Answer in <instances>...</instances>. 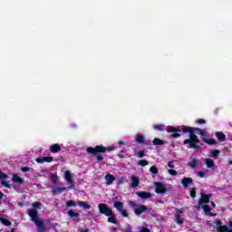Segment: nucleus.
<instances>
[{"mask_svg": "<svg viewBox=\"0 0 232 232\" xmlns=\"http://www.w3.org/2000/svg\"><path fill=\"white\" fill-rule=\"evenodd\" d=\"M0 222H2L4 226H12V222H10V220L4 218H0Z\"/></svg>", "mask_w": 232, "mask_h": 232, "instance_id": "cd10ccee", "label": "nucleus"}, {"mask_svg": "<svg viewBox=\"0 0 232 232\" xmlns=\"http://www.w3.org/2000/svg\"><path fill=\"white\" fill-rule=\"evenodd\" d=\"M215 113H218V111H215Z\"/></svg>", "mask_w": 232, "mask_h": 232, "instance_id": "bf43d9fd", "label": "nucleus"}, {"mask_svg": "<svg viewBox=\"0 0 232 232\" xmlns=\"http://www.w3.org/2000/svg\"><path fill=\"white\" fill-rule=\"evenodd\" d=\"M32 206L34 208V209H41L42 207L41 203L39 202H34Z\"/></svg>", "mask_w": 232, "mask_h": 232, "instance_id": "e433bc0d", "label": "nucleus"}, {"mask_svg": "<svg viewBox=\"0 0 232 232\" xmlns=\"http://www.w3.org/2000/svg\"><path fill=\"white\" fill-rule=\"evenodd\" d=\"M108 222H110L111 224H117V218L113 217V216H111L109 218H108Z\"/></svg>", "mask_w": 232, "mask_h": 232, "instance_id": "2f4dec72", "label": "nucleus"}, {"mask_svg": "<svg viewBox=\"0 0 232 232\" xmlns=\"http://www.w3.org/2000/svg\"><path fill=\"white\" fill-rule=\"evenodd\" d=\"M64 179L71 187H69L71 189H73V179L72 178V172L70 170H66L64 172Z\"/></svg>", "mask_w": 232, "mask_h": 232, "instance_id": "0eeeda50", "label": "nucleus"}, {"mask_svg": "<svg viewBox=\"0 0 232 232\" xmlns=\"http://www.w3.org/2000/svg\"><path fill=\"white\" fill-rule=\"evenodd\" d=\"M168 167H169L170 169H173V168H175V164L173 163V161H169V162H168Z\"/></svg>", "mask_w": 232, "mask_h": 232, "instance_id": "a19ab883", "label": "nucleus"}, {"mask_svg": "<svg viewBox=\"0 0 232 232\" xmlns=\"http://www.w3.org/2000/svg\"><path fill=\"white\" fill-rule=\"evenodd\" d=\"M198 177H200L201 179H204V177H206V172H204V171H199V172L198 173Z\"/></svg>", "mask_w": 232, "mask_h": 232, "instance_id": "c03bdc74", "label": "nucleus"}, {"mask_svg": "<svg viewBox=\"0 0 232 232\" xmlns=\"http://www.w3.org/2000/svg\"><path fill=\"white\" fill-rule=\"evenodd\" d=\"M197 122H198V124H206V121H204V120H202V119L198 120Z\"/></svg>", "mask_w": 232, "mask_h": 232, "instance_id": "49530a36", "label": "nucleus"}, {"mask_svg": "<svg viewBox=\"0 0 232 232\" xmlns=\"http://www.w3.org/2000/svg\"><path fill=\"white\" fill-rule=\"evenodd\" d=\"M152 142H153L154 146H160V145L164 144V142H162V140H160L159 138H155Z\"/></svg>", "mask_w": 232, "mask_h": 232, "instance_id": "bb28decb", "label": "nucleus"}, {"mask_svg": "<svg viewBox=\"0 0 232 232\" xmlns=\"http://www.w3.org/2000/svg\"><path fill=\"white\" fill-rule=\"evenodd\" d=\"M153 128H154V130H158L159 131H162L164 130V125H162V124L154 125Z\"/></svg>", "mask_w": 232, "mask_h": 232, "instance_id": "72a5a7b5", "label": "nucleus"}, {"mask_svg": "<svg viewBox=\"0 0 232 232\" xmlns=\"http://www.w3.org/2000/svg\"><path fill=\"white\" fill-rule=\"evenodd\" d=\"M203 142H206V144L214 145L217 144V140L215 139H208V138H202Z\"/></svg>", "mask_w": 232, "mask_h": 232, "instance_id": "5701e85b", "label": "nucleus"}, {"mask_svg": "<svg viewBox=\"0 0 232 232\" xmlns=\"http://www.w3.org/2000/svg\"><path fill=\"white\" fill-rule=\"evenodd\" d=\"M50 151H52V153H58V151H61V145L57 143L51 145Z\"/></svg>", "mask_w": 232, "mask_h": 232, "instance_id": "dca6fc26", "label": "nucleus"}, {"mask_svg": "<svg viewBox=\"0 0 232 232\" xmlns=\"http://www.w3.org/2000/svg\"><path fill=\"white\" fill-rule=\"evenodd\" d=\"M119 213H121V217L128 218V212L124 210V208L121 210Z\"/></svg>", "mask_w": 232, "mask_h": 232, "instance_id": "4c0bfd02", "label": "nucleus"}, {"mask_svg": "<svg viewBox=\"0 0 232 232\" xmlns=\"http://www.w3.org/2000/svg\"><path fill=\"white\" fill-rule=\"evenodd\" d=\"M66 206H68V208H72V206L73 208H75V206H77V204L73 200H69L66 202Z\"/></svg>", "mask_w": 232, "mask_h": 232, "instance_id": "473e14b6", "label": "nucleus"}, {"mask_svg": "<svg viewBox=\"0 0 232 232\" xmlns=\"http://www.w3.org/2000/svg\"><path fill=\"white\" fill-rule=\"evenodd\" d=\"M27 215H29L32 221L34 222L35 226L39 229V232H44V226L43 223V219L37 217V210L35 208L29 209L27 210Z\"/></svg>", "mask_w": 232, "mask_h": 232, "instance_id": "f03ea898", "label": "nucleus"}, {"mask_svg": "<svg viewBox=\"0 0 232 232\" xmlns=\"http://www.w3.org/2000/svg\"><path fill=\"white\" fill-rule=\"evenodd\" d=\"M11 232H15V228H12V229H11Z\"/></svg>", "mask_w": 232, "mask_h": 232, "instance_id": "6e6d98bb", "label": "nucleus"}, {"mask_svg": "<svg viewBox=\"0 0 232 232\" xmlns=\"http://www.w3.org/2000/svg\"><path fill=\"white\" fill-rule=\"evenodd\" d=\"M78 206H80V208H83V209H91L92 208V206L86 203V201H79Z\"/></svg>", "mask_w": 232, "mask_h": 232, "instance_id": "aec40b11", "label": "nucleus"}, {"mask_svg": "<svg viewBox=\"0 0 232 232\" xmlns=\"http://www.w3.org/2000/svg\"><path fill=\"white\" fill-rule=\"evenodd\" d=\"M150 173L157 175L159 173V169H157V167H155V166H152V167H150Z\"/></svg>", "mask_w": 232, "mask_h": 232, "instance_id": "7c9ffc66", "label": "nucleus"}, {"mask_svg": "<svg viewBox=\"0 0 232 232\" xmlns=\"http://www.w3.org/2000/svg\"><path fill=\"white\" fill-rule=\"evenodd\" d=\"M136 195H138V197H140V198H151V194L146 191H138L136 192Z\"/></svg>", "mask_w": 232, "mask_h": 232, "instance_id": "ddd939ff", "label": "nucleus"}, {"mask_svg": "<svg viewBox=\"0 0 232 232\" xmlns=\"http://www.w3.org/2000/svg\"><path fill=\"white\" fill-rule=\"evenodd\" d=\"M228 164H232V160H228Z\"/></svg>", "mask_w": 232, "mask_h": 232, "instance_id": "4d7b16f0", "label": "nucleus"}, {"mask_svg": "<svg viewBox=\"0 0 232 232\" xmlns=\"http://www.w3.org/2000/svg\"><path fill=\"white\" fill-rule=\"evenodd\" d=\"M104 160V158H103L102 156H98V157H97V160H100V161H101V160Z\"/></svg>", "mask_w": 232, "mask_h": 232, "instance_id": "09e8293b", "label": "nucleus"}, {"mask_svg": "<svg viewBox=\"0 0 232 232\" xmlns=\"http://www.w3.org/2000/svg\"><path fill=\"white\" fill-rule=\"evenodd\" d=\"M209 202V196L206 194L201 195V198L199 199V206L204 209L206 213H209L211 211V208L206 204Z\"/></svg>", "mask_w": 232, "mask_h": 232, "instance_id": "20e7f679", "label": "nucleus"}, {"mask_svg": "<svg viewBox=\"0 0 232 232\" xmlns=\"http://www.w3.org/2000/svg\"><path fill=\"white\" fill-rule=\"evenodd\" d=\"M98 208L100 213L102 215H105V217H111V215H113V210H111V208H110L106 204H99Z\"/></svg>", "mask_w": 232, "mask_h": 232, "instance_id": "39448f33", "label": "nucleus"}, {"mask_svg": "<svg viewBox=\"0 0 232 232\" xmlns=\"http://www.w3.org/2000/svg\"><path fill=\"white\" fill-rule=\"evenodd\" d=\"M218 232H232L231 229L227 228L226 226H220L218 227Z\"/></svg>", "mask_w": 232, "mask_h": 232, "instance_id": "a878e982", "label": "nucleus"}, {"mask_svg": "<svg viewBox=\"0 0 232 232\" xmlns=\"http://www.w3.org/2000/svg\"><path fill=\"white\" fill-rule=\"evenodd\" d=\"M211 206H213V208H215V202H211Z\"/></svg>", "mask_w": 232, "mask_h": 232, "instance_id": "5fc2aeb1", "label": "nucleus"}, {"mask_svg": "<svg viewBox=\"0 0 232 232\" xmlns=\"http://www.w3.org/2000/svg\"><path fill=\"white\" fill-rule=\"evenodd\" d=\"M140 232H151V231H150V228H148L146 227H141Z\"/></svg>", "mask_w": 232, "mask_h": 232, "instance_id": "79ce46f5", "label": "nucleus"}, {"mask_svg": "<svg viewBox=\"0 0 232 232\" xmlns=\"http://www.w3.org/2000/svg\"><path fill=\"white\" fill-rule=\"evenodd\" d=\"M191 182H193V179L191 178H185L181 180V184L182 186H184V188H188V186H189Z\"/></svg>", "mask_w": 232, "mask_h": 232, "instance_id": "a211bd4d", "label": "nucleus"}, {"mask_svg": "<svg viewBox=\"0 0 232 232\" xmlns=\"http://www.w3.org/2000/svg\"><path fill=\"white\" fill-rule=\"evenodd\" d=\"M168 133H172L171 137L173 139H179L180 137V133H190L189 134V139H187L184 140V144H188V148H194L197 150V144L200 142L197 135L193 133V131H197L198 135H206L208 133L207 130H200V129H193L190 127H186V126H178V127H168L167 128Z\"/></svg>", "mask_w": 232, "mask_h": 232, "instance_id": "f257e3e1", "label": "nucleus"}, {"mask_svg": "<svg viewBox=\"0 0 232 232\" xmlns=\"http://www.w3.org/2000/svg\"><path fill=\"white\" fill-rule=\"evenodd\" d=\"M216 137L221 142H224V140H226V134H224L223 132H220V131L216 132Z\"/></svg>", "mask_w": 232, "mask_h": 232, "instance_id": "4be33fe9", "label": "nucleus"}, {"mask_svg": "<svg viewBox=\"0 0 232 232\" xmlns=\"http://www.w3.org/2000/svg\"><path fill=\"white\" fill-rule=\"evenodd\" d=\"M168 172H169V175H171L172 177H177V175H178L177 170L172 169H169Z\"/></svg>", "mask_w": 232, "mask_h": 232, "instance_id": "c9c22d12", "label": "nucleus"}, {"mask_svg": "<svg viewBox=\"0 0 232 232\" xmlns=\"http://www.w3.org/2000/svg\"><path fill=\"white\" fill-rule=\"evenodd\" d=\"M121 151H122L123 153H126V150H122Z\"/></svg>", "mask_w": 232, "mask_h": 232, "instance_id": "13d9d810", "label": "nucleus"}, {"mask_svg": "<svg viewBox=\"0 0 232 232\" xmlns=\"http://www.w3.org/2000/svg\"><path fill=\"white\" fill-rule=\"evenodd\" d=\"M205 164L209 169L215 168V161H213L211 159H205Z\"/></svg>", "mask_w": 232, "mask_h": 232, "instance_id": "f3484780", "label": "nucleus"}, {"mask_svg": "<svg viewBox=\"0 0 232 232\" xmlns=\"http://www.w3.org/2000/svg\"><path fill=\"white\" fill-rule=\"evenodd\" d=\"M80 232H89L88 228H82Z\"/></svg>", "mask_w": 232, "mask_h": 232, "instance_id": "8fccbe9b", "label": "nucleus"}, {"mask_svg": "<svg viewBox=\"0 0 232 232\" xmlns=\"http://www.w3.org/2000/svg\"><path fill=\"white\" fill-rule=\"evenodd\" d=\"M179 213H182V211L179 210L178 214H176L175 216V222H177V224L182 225L184 224V221H182V219H180V216L179 215Z\"/></svg>", "mask_w": 232, "mask_h": 232, "instance_id": "b1692460", "label": "nucleus"}, {"mask_svg": "<svg viewBox=\"0 0 232 232\" xmlns=\"http://www.w3.org/2000/svg\"><path fill=\"white\" fill-rule=\"evenodd\" d=\"M108 151H113L115 150V147H109L107 148ZM107 149L105 147H102V145L96 146L95 148L93 147H88L86 151L88 153H92V155H97V153H104Z\"/></svg>", "mask_w": 232, "mask_h": 232, "instance_id": "7ed1b4c3", "label": "nucleus"}, {"mask_svg": "<svg viewBox=\"0 0 232 232\" xmlns=\"http://www.w3.org/2000/svg\"><path fill=\"white\" fill-rule=\"evenodd\" d=\"M105 180H106L107 186H111L113 184V180H115V177L111 174H107L105 176Z\"/></svg>", "mask_w": 232, "mask_h": 232, "instance_id": "4468645a", "label": "nucleus"}, {"mask_svg": "<svg viewBox=\"0 0 232 232\" xmlns=\"http://www.w3.org/2000/svg\"><path fill=\"white\" fill-rule=\"evenodd\" d=\"M137 156L140 158V159H142V157H144V150H140L137 152Z\"/></svg>", "mask_w": 232, "mask_h": 232, "instance_id": "58836bf2", "label": "nucleus"}, {"mask_svg": "<svg viewBox=\"0 0 232 232\" xmlns=\"http://www.w3.org/2000/svg\"><path fill=\"white\" fill-rule=\"evenodd\" d=\"M156 186V193H166V187H164V185H162L161 183L156 182L155 183Z\"/></svg>", "mask_w": 232, "mask_h": 232, "instance_id": "9b49d317", "label": "nucleus"}, {"mask_svg": "<svg viewBox=\"0 0 232 232\" xmlns=\"http://www.w3.org/2000/svg\"><path fill=\"white\" fill-rule=\"evenodd\" d=\"M210 154L212 155V157H213L214 159H217V157H218V155L220 154V150H211V151H210Z\"/></svg>", "mask_w": 232, "mask_h": 232, "instance_id": "c756f323", "label": "nucleus"}, {"mask_svg": "<svg viewBox=\"0 0 232 232\" xmlns=\"http://www.w3.org/2000/svg\"><path fill=\"white\" fill-rule=\"evenodd\" d=\"M131 180V188H137L139 184H140V179H139V177L132 176Z\"/></svg>", "mask_w": 232, "mask_h": 232, "instance_id": "2eb2a0df", "label": "nucleus"}, {"mask_svg": "<svg viewBox=\"0 0 232 232\" xmlns=\"http://www.w3.org/2000/svg\"><path fill=\"white\" fill-rule=\"evenodd\" d=\"M197 164H198V161L195 159H190V161L188 162V166L190 168H197Z\"/></svg>", "mask_w": 232, "mask_h": 232, "instance_id": "393cba45", "label": "nucleus"}, {"mask_svg": "<svg viewBox=\"0 0 232 232\" xmlns=\"http://www.w3.org/2000/svg\"><path fill=\"white\" fill-rule=\"evenodd\" d=\"M113 208H117V210L119 212L122 211L124 209V203H122V202H115L113 204Z\"/></svg>", "mask_w": 232, "mask_h": 232, "instance_id": "6ab92c4d", "label": "nucleus"}, {"mask_svg": "<svg viewBox=\"0 0 232 232\" xmlns=\"http://www.w3.org/2000/svg\"><path fill=\"white\" fill-rule=\"evenodd\" d=\"M119 144H126V142L123 141V140H120V141H119Z\"/></svg>", "mask_w": 232, "mask_h": 232, "instance_id": "864d4df0", "label": "nucleus"}, {"mask_svg": "<svg viewBox=\"0 0 232 232\" xmlns=\"http://www.w3.org/2000/svg\"><path fill=\"white\" fill-rule=\"evenodd\" d=\"M146 139L141 134H136V142L139 144H144Z\"/></svg>", "mask_w": 232, "mask_h": 232, "instance_id": "412c9836", "label": "nucleus"}, {"mask_svg": "<svg viewBox=\"0 0 232 232\" xmlns=\"http://www.w3.org/2000/svg\"><path fill=\"white\" fill-rule=\"evenodd\" d=\"M139 164H140V166H148V164H150V162H148V160H140V161H139Z\"/></svg>", "mask_w": 232, "mask_h": 232, "instance_id": "f704fd0d", "label": "nucleus"}, {"mask_svg": "<svg viewBox=\"0 0 232 232\" xmlns=\"http://www.w3.org/2000/svg\"><path fill=\"white\" fill-rule=\"evenodd\" d=\"M35 160L38 164H44V162H53V158L52 156H47L43 158H36Z\"/></svg>", "mask_w": 232, "mask_h": 232, "instance_id": "1a4fd4ad", "label": "nucleus"}, {"mask_svg": "<svg viewBox=\"0 0 232 232\" xmlns=\"http://www.w3.org/2000/svg\"><path fill=\"white\" fill-rule=\"evenodd\" d=\"M52 182H57V176L55 174H51Z\"/></svg>", "mask_w": 232, "mask_h": 232, "instance_id": "ea45409f", "label": "nucleus"}, {"mask_svg": "<svg viewBox=\"0 0 232 232\" xmlns=\"http://www.w3.org/2000/svg\"><path fill=\"white\" fill-rule=\"evenodd\" d=\"M68 215L72 218L79 217V214L77 212H75L74 210H72V209L68 211Z\"/></svg>", "mask_w": 232, "mask_h": 232, "instance_id": "c85d7f7f", "label": "nucleus"}, {"mask_svg": "<svg viewBox=\"0 0 232 232\" xmlns=\"http://www.w3.org/2000/svg\"><path fill=\"white\" fill-rule=\"evenodd\" d=\"M66 189H71L69 187H56L53 189V195H61Z\"/></svg>", "mask_w": 232, "mask_h": 232, "instance_id": "9d476101", "label": "nucleus"}, {"mask_svg": "<svg viewBox=\"0 0 232 232\" xmlns=\"http://www.w3.org/2000/svg\"><path fill=\"white\" fill-rule=\"evenodd\" d=\"M118 157H120V159H124V155L122 154H119Z\"/></svg>", "mask_w": 232, "mask_h": 232, "instance_id": "603ef678", "label": "nucleus"}, {"mask_svg": "<svg viewBox=\"0 0 232 232\" xmlns=\"http://www.w3.org/2000/svg\"><path fill=\"white\" fill-rule=\"evenodd\" d=\"M190 197H191L192 198H195V197H197V194H196L195 190H191V191H190Z\"/></svg>", "mask_w": 232, "mask_h": 232, "instance_id": "a18cd8bd", "label": "nucleus"}, {"mask_svg": "<svg viewBox=\"0 0 232 232\" xmlns=\"http://www.w3.org/2000/svg\"><path fill=\"white\" fill-rule=\"evenodd\" d=\"M130 206H132V208H134V213L135 215H142V213H144L145 211L148 210V207L144 206V205H139L137 203H135L134 201L130 202Z\"/></svg>", "mask_w": 232, "mask_h": 232, "instance_id": "423d86ee", "label": "nucleus"}, {"mask_svg": "<svg viewBox=\"0 0 232 232\" xmlns=\"http://www.w3.org/2000/svg\"><path fill=\"white\" fill-rule=\"evenodd\" d=\"M124 232H132L131 231V227H129L125 228Z\"/></svg>", "mask_w": 232, "mask_h": 232, "instance_id": "de8ad7c7", "label": "nucleus"}, {"mask_svg": "<svg viewBox=\"0 0 232 232\" xmlns=\"http://www.w3.org/2000/svg\"><path fill=\"white\" fill-rule=\"evenodd\" d=\"M12 181L14 182V184H23L24 182V179L17 174H13Z\"/></svg>", "mask_w": 232, "mask_h": 232, "instance_id": "f8f14e48", "label": "nucleus"}, {"mask_svg": "<svg viewBox=\"0 0 232 232\" xmlns=\"http://www.w3.org/2000/svg\"><path fill=\"white\" fill-rule=\"evenodd\" d=\"M21 171H23L24 173H26V172L30 171V168H28V167H23V168L21 169Z\"/></svg>", "mask_w": 232, "mask_h": 232, "instance_id": "37998d69", "label": "nucleus"}, {"mask_svg": "<svg viewBox=\"0 0 232 232\" xmlns=\"http://www.w3.org/2000/svg\"><path fill=\"white\" fill-rule=\"evenodd\" d=\"M6 179H8V176L0 170V183L4 188H8L10 189L11 187L10 184L6 182Z\"/></svg>", "mask_w": 232, "mask_h": 232, "instance_id": "6e6552de", "label": "nucleus"}, {"mask_svg": "<svg viewBox=\"0 0 232 232\" xmlns=\"http://www.w3.org/2000/svg\"><path fill=\"white\" fill-rule=\"evenodd\" d=\"M3 197H4V194L2 191H0V200L3 198Z\"/></svg>", "mask_w": 232, "mask_h": 232, "instance_id": "3c124183", "label": "nucleus"}]
</instances>
